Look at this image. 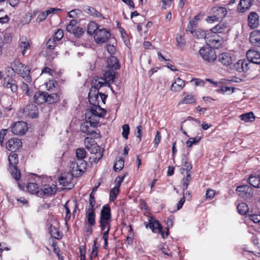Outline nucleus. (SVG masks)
I'll use <instances>...</instances> for the list:
<instances>
[{
	"instance_id": "4c0bfd02",
	"label": "nucleus",
	"mask_w": 260,
	"mask_h": 260,
	"mask_svg": "<svg viewBox=\"0 0 260 260\" xmlns=\"http://www.w3.org/2000/svg\"><path fill=\"white\" fill-rule=\"evenodd\" d=\"M98 25L95 22L91 21L87 25V32L90 35L95 34V32L98 30Z\"/></svg>"
},
{
	"instance_id": "338daca9",
	"label": "nucleus",
	"mask_w": 260,
	"mask_h": 260,
	"mask_svg": "<svg viewBox=\"0 0 260 260\" xmlns=\"http://www.w3.org/2000/svg\"><path fill=\"white\" fill-rule=\"evenodd\" d=\"M142 129H143V127H142V125H138L136 127V129L135 132V136L136 137L139 138L140 141L141 140V137L142 136Z\"/></svg>"
},
{
	"instance_id": "412c9836",
	"label": "nucleus",
	"mask_w": 260,
	"mask_h": 260,
	"mask_svg": "<svg viewBox=\"0 0 260 260\" xmlns=\"http://www.w3.org/2000/svg\"><path fill=\"white\" fill-rule=\"evenodd\" d=\"M145 226L146 228H149L153 233L156 232L157 230H160L162 227L157 220L152 217L150 218L148 223H146Z\"/></svg>"
},
{
	"instance_id": "a878e982",
	"label": "nucleus",
	"mask_w": 260,
	"mask_h": 260,
	"mask_svg": "<svg viewBox=\"0 0 260 260\" xmlns=\"http://www.w3.org/2000/svg\"><path fill=\"white\" fill-rule=\"evenodd\" d=\"M249 184L255 188H260V174H251L249 178Z\"/></svg>"
},
{
	"instance_id": "6ab92c4d",
	"label": "nucleus",
	"mask_w": 260,
	"mask_h": 260,
	"mask_svg": "<svg viewBox=\"0 0 260 260\" xmlns=\"http://www.w3.org/2000/svg\"><path fill=\"white\" fill-rule=\"evenodd\" d=\"M100 219L111 220V209L108 205L103 206L101 211Z\"/></svg>"
},
{
	"instance_id": "c9c22d12",
	"label": "nucleus",
	"mask_w": 260,
	"mask_h": 260,
	"mask_svg": "<svg viewBox=\"0 0 260 260\" xmlns=\"http://www.w3.org/2000/svg\"><path fill=\"white\" fill-rule=\"evenodd\" d=\"M240 117L242 120L246 122L253 121L255 119V116L252 112L242 114Z\"/></svg>"
},
{
	"instance_id": "0e129e2a",
	"label": "nucleus",
	"mask_w": 260,
	"mask_h": 260,
	"mask_svg": "<svg viewBox=\"0 0 260 260\" xmlns=\"http://www.w3.org/2000/svg\"><path fill=\"white\" fill-rule=\"evenodd\" d=\"M57 85V82L54 80H50L46 84V88L48 90H50L52 87L55 88Z\"/></svg>"
},
{
	"instance_id": "3c124183",
	"label": "nucleus",
	"mask_w": 260,
	"mask_h": 260,
	"mask_svg": "<svg viewBox=\"0 0 260 260\" xmlns=\"http://www.w3.org/2000/svg\"><path fill=\"white\" fill-rule=\"evenodd\" d=\"M111 220L100 219V227L102 231H104L107 229H110Z\"/></svg>"
},
{
	"instance_id": "09e8293b",
	"label": "nucleus",
	"mask_w": 260,
	"mask_h": 260,
	"mask_svg": "<svg viewBox=\"0 0 260 260\" xmlns=\"http://www.w3.org/2000/svg\"><path fill=\"white\" fill-rule=\"evenodd\" d=\"M193 35L196 36L198 39L203 38L206 41V38L208 36V32L207 33L206 31L201 29H198L197 30H194Z\"/></svg>"
},
{
	"instance_id": "c756f323",
	"label": "nucleus",
	"mask_w": 260,
	"mask_h": 260,
	"mask_svg": "<svg viewBox=\"0 0 260 260\" xmlns=\"http://www.w3.org/2000/svg\"><path fill=\"white\" fill-rule=\"evenodd\" d=\"M184 98L179 103V104H191L196 103V99L192 94L186 93Z\"/></svg>"
},
{
	"instance_id": "79ce46f5",
	"label": "nucleus",
	"mask_w": 260,
	"mask_h": 260,
	"mask_svg": "<svg viewBox=\"0 0 260 260\" xmlns=\"http://www.w3.org/2000/svg\"><path fill=\"white\" fill-rule=\"evenodd\" d=\"M78 167V162L77 161H72L70 165V171L72 174L76 177L80 176V174H77L78 172H79V169Z\"/></svg>"
},
{
	"instance_id": "a211bd4d",
	"label": "nucleus",
	"mask_w": 260,
	"mask_h": 260,
	"mask_svg": "<svg viewBox=\"0 0 260 260\" xmlns=\"http://www.w3.org/2000/svg\"><path fill=\"white\" fill-rule=\"evenodd\" d=\"M252 2L253 0H240L237 7V11L240 13H244L250 9Z\"/></svg>"
},
{
	"instance_id": "9d476101",
	"label": "nucleus",
	"mask_w": 260,
	"mask_h": 260,
	"mask_svg": "<svg viewBox=\"0 0 260 260\" xmlns=\"http://www.w3.org/2000/svg\"><path fill=\"white\" fill-rule=\"evenodd\" d=\"M24 113L28 117L34 118L38 116L39 109L37 106L31 103L24 108Z\"/></svg>"
},
{
	"instance_id": "6e6d98bb",
	"label": "nucleus",
	"mask_w": 260,
	"mask_h": 260,
	"mask_svg": "<svg viewBox=\"0 0 260 260\" xmlns=\"http://www.w3.org/2000/svg\"><path fill=\"white\" fill-rule=\"evenodd\" d=\"M92 84L94 85V89L95 90H98L101 87H103L104 85H108L109 84L108 83H106L105 82H103L102 81H100L99 80H98L96 79H95L94 80L92 81Z\"/></svg>"
},
{
	"instance_id": "a19ab883",
	"label": "nucleus",
	"mask_w": 260,
	"mask_h": 260,
	"mask_svg": "<svg viewBox=\"0 0 260 260\" xmlns=\"http://www.w3.org/2000/svg\"><path fill=\"white\" fill-rule=\"evenodd\" d=\"M124 161L123 158H117L114 165V170L116 172L121 170L124 167Z\"/></svg>"
},
{
	"instance_id": "774afa93",
	"label": "nucleus",
	"mask_w": 260,
	"mask_h": 260,
	"mask_svg": "<svg viewBox=\"0 0 260 260\" xmlns=\"http://www.w3.org/2000/svg\"><path fill=\"white\" fill-rule=\"evenodd\" d=\"M81 14V11L79 9H74L71 11L69 14L68 16L70 18H74L76 16L79 15Z\"/></svg>"
},
{
	"instance_id": "4468645a",
	"label": "nucleus",
	"mask_w": 260,
	"mask_h": 260,
	"mask_svg": "<svg viewBox=\"0 0 260 260\" xmlns=\"http://www.w3.org/2000/svg\"><path fill=\"white\" fill-rule=\"evenodd\" d=\"M18 187L20 189L23 190H25V188H26V190L31 194H37L39 192V186L36 183H29L26 186H25L24 184L18 183Z\"/></svg>"
},
{
	"instance_id": "473e14b6",
	"label": "nucleus",
	"mask_w": 260,
	"mask_h": 260,
	"mask_svg": "<svg viewBox=\"0 0 260 260\" xmlns=\"http://www.w3.org/2000/svg\"><path fill=\"white\" fill-rule=\"evenodd\" d=\"M108 66L109 68L113 70H116L119 68L120 66L117 58L115 56H111L107 61Z\"/></svg>"
},
{
	"instance_id": "39448f33",
	"label": "nucleus",
	"mask_w": 260,
	"mask_h": 260,
	"mask_svg": "<svg viewBox=\"0 0 260 260\" xmlns=\"http://www.w3.org/2000/svg\"><path fill=\"white\" fill-rule=\"evenodd\" d=\"M110 35V32L105 29H99L95 32L94 35V40L98 44L103 43L108 40Z\"/></svg>"
},
{
	"instance_id": "f8f14e48",
	"label": "nucleus",
	"mask_w": 260,
	"mask_h": 260,
	"mask_svg": "<svg viewBox=\"0 0 260 260\" xmlns=\"http://www.w3.org/2000/svg\"><path fill=\"white\" fill-rule=\"evenodd\" d=\"M22 146L21 140L17 138H12L6 143L7 148L12 152L18 150Z\"/></svg>"
},
{
	"instance_id": "cd10ccee",
	"label": "nucleus",
	"mask_w": 260,
	"mask_h": 260,
	"mask_svg": "<svg viewBox=\"0 0 260 260\" xmlns=\"http://www.w3.org/2000/svg\"><path fill=\"white\" fill-rule=\"evenodd\" d=\"M91 91V90L88 93L89 102L92 106H95L99 105V91L95 90L93 93H92Z\"/></svg>"
},
{
	"instance_id": "4be33fe9",
	"label": "nucleus",
	"mask_w": 260,
	"mask_h": 260,
	"mask_svg": "<svg viewBox=\"0 0 260 260\" xmlns=\"http://www.w3.org/2000/svg\"><path fill=\"white\" fill-rule=\"evenodd\" d=\"M56 190V186L54 184H46L41 188V191L43 194L47 196L55 194Z\"/></svg>"
},
{
	"instance_id": "c85d7f7f",
	"label": "nucleus",
	"mask_w": 260,
	"mask_h": 260,
	"mask_svg": "<svg viewBox=\"0 0 260 260\" xmlns=\"http://www.w3.org/2000/svg\"><path fill=\"white\" fill-rule=\"evenodd\" d=\"M86 217L87 223L93 226L95 223V211L86 210Z\"/></svg>"
},
{
	"instance_id": "5fc2aeb1",
	"label": "nucleus",
	"mask_w": 260,
	"mask_h": 260,
	"mask_svg": "<svg viewBox=\"0 0 260 260\" xmlns=\"http://www.w3.org/2000/svg\"><path fill=\"white\" fill-rule=\"evenodd\" d=\"M69 201H67L64 204V207L66 210V216L64 218L66 223L70 219L71 216V213L70 210V207L68 205Z\"/></svg>"
},
{
	"instance_id": "13d9d810",
	"label": "nucleus",
	"mask_w": 260,
	"mask_h": 260,
	"mask_svg": "<svg viewBox=\"0 0 260 260\" xmlns=\"http://www.w3.org/2000/svg\"><path fill=\"white\" fill-rule=\"evenodd\" d=\"M84 30L81 27H76L74 29L73 35L76 38H80L84 34Z\"/></svg>"
},
{
	"instance_id": "680f3d73",
	"label": "nucleus",
	"mask_w": 260,
	"mask_h": 260,
	"mask_svg": "<svg viewBox=\"0 0 260 260\" xmlns=\"http://www.w3.org/2000/svg\"><path fill=\"white\" fill-rule=\"evenodd\" d=\"M21 88L22 90V91L25 92V94L26 95H27L28 96L31 95V93L29 91V89L27 84H26V83H25L24 82H22L21 86Z\"/></svg>"
},
{
	"instance_id": "f704fd0d",
	"label": "nucleus",
	"mask_w": 260,
	"mask_h": 260,
	"mask_svg": "<svg viewBox=\"0 0 260 260\" xmlns=\"http://www.w3.org/2000/svg\"><path fill=\"white\" fill-rule=\"evenodd\" d=\"M90 110L101 117H104L106 113V110L102 108L99 105L95 106H92L90 108Z\"/></svg>"
},
{
	"instance_id": "bf43d9fd",
	"label": "nucleus",
	"mask_w": 260,
	"mask_h": 260,
	"mask_svg": "<svg viewBox=\"0 0 260 260\" xmlns=\"http://www.w3.org/2000/svg\"><path fill=\"white\" fill-rule=\"evenodd\" d=\"M84 143L85 148L87 149L92 147V144L95 143L96 142L94 139L87 137L84 139Z\"/></svg>"
},
{
	"instance_id": "603ef678",
	"label": "nucleus",
	"mask_w": 260,
	"mask_h": 260,
	"mask_svg": "<svg viewBox=\"0 0 260 260\" xmlns=\"http://www.w3.org/2000/svg\"><path fill=\"white\" fill-rule=\"evenodd\" d=\"M176 40L178 48L182 50L186 44L184 38L181 36L177 35Z\"/></svg>"
},
{
	"instance_id": "2eb2a0df",
	"label": "nucleus",
	"mask_w": 260,
	"mask_h": 260,
	"mask_svg": "<svg viewBox=\"0 0 260 260\" xmlns=\"http://www.w3.org/2000/svg\"><path fill=\"white\" fill-rule=\"evenodd\" d=\"M87 150L91 153L95 155V156L93 158L94 161L95 162H98L103 156V152L101 151V149L96 143L93 144L92 147L87 149Z\"/></svg>"
},
{
	"instance_id": "864d4df0",
	"label": "nucleus",
	"mask_w": 260,
	"mask_h": 260,
	"mask_svg": "<svg viewBox=\"0 0 260 260\" xmlns=\"http://www.w3.org/2000/svg\"><path fill=\"white\" fill-rule=\"evenodd\" d=\"M118 186H115L111 191L110 193V201H114L117 198V194L119 192Z\"/></svg>"
},
{
	"instance_id": "dca6fc26",
	"label": "nucleus",
	"mask_w": 260,
	"mask_h": 260,
	"mask_svg": "<svg viewBox=\"0 0 260 260\" xmlns=\"http://www.w3.org/2000/svg\"><path fill=\"white\" fill-rule=\"evenodd\" d=\"M248 26L251 28H255L257 27L259 24V18L258 14L254 12H250L249 14Z\"/></svg>"
},
{
	"instance_id": "ddd939ff",
	"label": "nucleus",
	"mask_w": 260,
	"mask_h": 260,
	"mask_svg": "<svg viewBox=\"0 0 260 260\" xmlns=\"http://www.w3.org/2000/svg\"><path fill=\"white\" fill-rule=\"evenodd\" d=\"M100 117V116L90 110L87 111L85 115V120L89 121V123H90V125H92L93 127H96L98 125L99 118Z\"/></svg>"
},
{
	"instance_id": "37998d69",
	"label": "nucleus",
	"mask_w": 260,
	"mask_h": 260,
	"mask_svg": "<svg viewBox=\"0 0 260 260\" xmlns=\"http://www.w3.org/2000/svg\"><path fill=\"white\" fill-rule=\"evenodd\" d=\"M201 137L197 136L193 138H190L186 142V145L187 147H191L193 145L198 144L201 140Z\"/></svg>"
},
{
	"instance_id": "6e6552de",
	"label": "nucleus",
	"mask_w": 260,
	"mask_h": 260,
	"mask_svg": "<svg viewBox=\"0 0 260 260\" xmlns=\"http://www.w3.org/2000/svg\"><path fill=\"white\" fill-rule=\"evenodd\" d=\"M3 86L5 88L10 89L13 93L18 90L16 81L12 76H7L4 78Z\"/></svg>"
},
{
	"instance_id": "aec40b11",
	"label": "nucleus",
	"mask_w": 260,
	"mask_h": 260,
	"mask_svg": "<svg viewBox=\"0 0 260 260\" xmlns=\"http://www.w3.org/2000/svg\"><path fill=\"white\" fill-rule=\"evenodd\" d=\"M185 81L180 78H177L171 86V90L173 92L181 91L185 86Z\"/></svg>"
},
{
	"instance_id": "9b49d317",
	"label": "nucleus",
	"mask_w": 260,
	"mask_h": 260,
	"mask_svg": "<svg viewBox=\"0 0 260 260\" xmlns=\"http://www.w3.org/2000/svg\"><path fill=\"white\" fill-rule=\"evenodd\" d=\"M248 61L252 63L260 64V52L254 49H249L246 53Z\"/></svg>"
},
{
	"instance_id": "20e7f679",
	"label": "nucleus",
	"mask_w": 260,
	"mask_h": 260,
	"mask_svg": "<svg viewBox=\"0 0 260 260\" xmlns=\"http://www.w3.org/2000/svg\"><path fill=\"white\" fill-rule=\"evenodd\" d=\"M211 13L212 15L207 18L208 22H213L224 18L227 14V10L224 7H214L211 10Z\"/></svg>"
},
{
	"instance_id": "f3484780",
	"label": "nucleus",
	"mask_w": 260,
	"mask_h": 260,
	"mask_svg": "<svg viewBox=\"0 0 260 260\" xmlns=\"http://www.w3.org/2000/svg\"><path fill=\"white\" fill-rule=\"evenodd\" d=\"M47 92L38 91L34 96V100L35 103L39 105L44 103L47 101Z\"/></svg>"
},
{
	"instance_id": "5701e85b",
	"label": "nucleus",
	"mask_w": 260,
	"mask_h": 260,
	"mask_svg": "<svg viewBox=\"0 0 260 260\" xmlns=\"http://www.w3.org/2000/svg\"><path fill=\"white\" fill-rule=\"evenodd\" d=\"M217 60L224 66H229L232 63V57L229 53L226 52L219 55Z\"/></svg>"
},
{
	"instance_id": "de8ad7c7",
	"label": "nucleus",
	"mask_w": 260,
	"mask_h": 260,
	"mask_svg": "<svg viewBox=\"0 0 260 260\" xmlns=\"http://www.w3.org/2000/svg\"><path fill=\"white\" fill-rule=\"evenodd\" d=\"M21 41L19 46L20 49L22 50L23 55H24L25 50H27L29 48V43L26 38H22L21 39Z\"/></svg>"
},
{
	"instance_id": "e433bc0d",
	"label": "nucleus",
	"mask_w": 260,
	"mask_h": 260,
	"mask_svg": "<svg viewBox=\"0 0 260 260\" xmlns=\"http://www.w3.org/2000/svg\"><path fill=\"white\" fill-rule=\"evenodd\" d=\"M84 10L85 12L90 15L95 16L98 18L102 16V14L93 7L85 6L84 7Z\"/></svg>"
},
{
	"instance_id": "e2e57ef3",
	"label": "nucleus",
	"mask_w": 260,
	"mask_h": 260,
	"mask_svg": "<svg viewBox=\"0 0 260 260\" xmlns=\"http://www.w3.org/2000/svg\"><path fill=\"white\" fill-rule=\"evenodd\" d=\"M63 36V30L60 29H59L55 33L54 35L53 36V39H54L55 41H59L62 38Z\"/></svg>"
},
{
	"instance_id": "b1692460",
	"label": "nucleus",
	"mask_w": 260,
	"mask_h": 260,
	"mask_svg": "<svg viewBox=\"0 0 260 260\" xmlns=\"http://www.w3.org/2000/svg\"><path fill=\"white\" fill-rule=\"evenodd\" d=\"M249 61L240 60L235 65L236 70L239 72H246L249 69Z\"/></svg>"
},
{
	"instance_id": "7ed1b4c3",
	"label": "nucleus",
	"mask_w": 260,
	"mask_h": 260,
	"mask_svg": "<svg viewBox=\"0 0 260 260\" xmlns=\"http://www.w3.org/2000/svg\"><path fill=\"white\" fill-rule=\"evenodd\" d=\"M202 58L208 62H213L217 59L215 49L208 45L203 46L199 50Z\"/></svg>"
},
{
	"instance_id": "58836bf2",
	"label": "nucleus",
	"mask_w": 260,
	"mask_h": 260,
	"mask_svg": "<svg viewBox=\"0 0 260 260\" xmlns=\"http://www.w3.org/2000/svg\"><path fill=\"white\" fill-rule=\"evenodd\" d=\"M191 180V176L189 173H186V175L185 177H184L181 181L182 184V189L183 191V194H184V191L186 190Z\"/></svg>"
},
{
	"instance_id": "49530a36",
	"label": "nucleus",
	"mask_w": 260,
	"mask_h": 260,
	"mask_svg": "<svg viewBox=\"0 0 260 260\" xmlns=\"http://www.w3.org/2000/svg\"><path fill=\"white\" fill-rule=\"evenodd\" d=\"M158 248L165 254H166L168 256H169L170 257L172 256V252L170 251V249H169L168 246L165 243H161L159 244V245L158 246Z\"/></svg>"
},
{
	"instance_id": "bb28decb",
	"label": "nucleus",
	"mask_w": 260,
	"mask_h": 260,
	"mask_svg": "<svg viewBox=\"0 0 260 260\" xmlns=\"http://www.w3.org/2000/svg\"><path fill=\"white\" fill-rule=\"evenodd\" d=\"M94 127H93L92 125H90V123H89V121L85 120V122L81 126V130L83 133H84L87 135H91L95 133L93 129Z\"/></svg>"
},
{
	"instance_id": "393cba45",
	"label": "nucleus",
	"mask_w": 260,
	"mask_h": 260,
	"mask_svg": "<svg viewBox=\"0 0 260 260\" xmlns=\"http://www.w3.org/2000/svg\"><path fill=\"white\" fill-rule=\"evenodd\" d=\"M250 41L254 46L260 47V31L255 30L251 32Z\"/></svg>"
},
{
	"instance_id": "7c9ffc66",
	"label": "nucleus",
	"mask_w": 260,
	"mask_h": 260,
	"mask_svg": "<svg viewBox=\"0 0 260 260\" xmlns=\"http://www.w3.org/2000/svg\"><path fill=\"white\" fill-rule=\"evenodd\" d=\"M48 230L52 237L56 239H60L62 238V234L55 226L51 224Z\"/></svg>"
},
{
	"instance_id": "052dcab7",
	"label": "nucleus",
	"mask_w": 260,
	"mask_h": 260,
	"mask_svg": "<svg viewBox=\"0 0 260 260\" xmlns=\"http://www.w3.org/2000/svg\"><path fill=\"white\" fill-rule=\"evenodd\" d=\"M129 133V127L128 124H124L122 126V135L125 139H128V136Z\"/></svg>"
},
{
	"instance_id": "72a5a7b5",
	"label": "nucleus",
	"mask_w": 260,
	"mask_h": 260,
	"mask_svg": "<svg viewBox=\"0 0 260 260\" xmlns=\"http://www.w3.org/2000/svg\"><path fill=\"white\" fill-rule=\"evenodd\" d=\"M227 25L224 23H219L216 26L211 28V31L212 33L217 34V33L223 32L227 29Z\"/></svg>"
},
{
	"instance_id": "423d86ee",
	"label": "nucleus",
	"mask_w": 260,
	"mask_h": 260,
	"mask_svg": "<svg viewBox=\"0 0 260 260\" xmlns=\"http://www.w3.org/2000/svg\"><path fill=\"white\" fill-rule=\"evenodd\" d=\"M207 45L212 47L218 48L221 45V40H220L217 34L208 32V36L206 38Z\"/></svg>"
},
{
	"instance_id": "4d7b16f0",
	"label": "nucleus",
	"mask_w": 260,
	"mask_h": 260,
	"mask_svg": "<svg viewBox=\"0 0 260 260\" xmlns=\"http://www.w3.org/2000/svg\"><path fill=\"white\" fill-rule=\"evenodd\" d=\"M77 162H78V167H79V169L80 170L79 172H78L77 174H80V175H81L84 171V170L85 169V168H86V162L85 161L83 160V159L78 160V161H77Z\"/></svg>"
},
{
	"instance_id": "0eeeda50",
	"label": "nucleus",
	"mask_w": 260,
	"mask_h": 260,
	"mask_svg": "<svg viewBox=\"0 0 260 260\" xmlns=\"http://www.w3.org/2000/svg\"><path fill=\"white\" fill-rule=\"evenodd\" d=\"M27 123L22 121L15 122L11 127L12 132L16 135H24L27 131Z\"/></svg>"
},
{
	"instance_id": "1a4fd4ad",
	"label": "nucleus",
	"mask_w": 260,
	"mask_h": 260,
	"mask_svg": "<svg viewBox=\"0 0 260 260\" xmlns=\"http://www.w3.org/2000/svg\"><path fill=\"white\" fill-rule=\"evenodd\" d=\"M236 191L243 198H249L253 194L252 188L248 185L239 186L236 189Z\"/></svg>"
},
{
	"instance_id": "c03bdc74",
	"label": "nucleus",
	"mask_w": 260,
	"mask_h": 260,
	"mask_svg": "<svg viewBox=\"0 0 260 260\" xmlns=\"http://www.w3.org/2000/svg\"><path fill=\"white\" fill-rule=\"evenodd\" d=\"M182 165L184 167V168L182 169L183 171L185 170L187 174L189 173L192 169L191 164L188 162L187 158L185 155L182 158Z\"/></svg>"
},
{
	"instance_id": "f257e3e1",
	"label": "nucleus",
	"mask_w": 260,
	"mask_h": 260,
	"mask_svg": "<svg viewBox=\"0 0 260 260\" xmlns=\"http://www.w3.org/2000/svg\"><path fill=\"white\" fill-rule=\"evenodd\" d=\"M14 71L15 73L19 74L24 80L29 83L31 81V77L29 76V68L22 64L18 59H15L11 63Z\"/></svg>"
},
{
	"instance_id": "69168bd1",
	"label": "nucleus",
	"mask_w": 260,
	"mask_h": 260,
	"mask_svg": "<svg viewBox=\"0 0 260 260\" xmlns=\"http://www.w3.org/2000/svg\"><path fill=\"white\" fill-rule=\"evenodd\" d=\"M96 204V201L95 198L89 199V206L86 210L95 211V208L94 206Z\"/></svg>"
},
{
	"instance_id": "8fccbe9b",
	"label": "nucleus",
	"mask_w": 260,
	"mask_h": 260,
	"mask_svg": "<svg viewBox=\"0 0 260 260\" xmlns=\"http://www.w3.org/2000/svg\"><path fill=\"white\" fill-rule=\"evenodd\" d=\"M76 154L78 160H82L85 157L86 152L84 148H78L76 150Z\"/></svg>"
},
{
	"instance_id": "a18cd8bd",
	"label": "nucleus",
	"mask_w": 260,
	"mask_h": 260,
	"mask_svg": "<svg viewBox=\"0 0 260 260\" xmlns=\"http://www.w3.org/2000/svg\"><path fill=\"white\" fill-rule=\"evenodd\" d=\"M238 212L241 215H245L248 211L247 205L245 203H241L237 206Z\"/></svg>"
},
{
	"instance_id": "2f4dec72",
	"label": "nucleus",
	"mask_w": 260,
	"mask_h": 260,
	"mask_svg": "<svg viewBox=\"0 0 260 260\" xmlns=\"http://www.w3.org/2000/svg\"><path fill=\"white\" fill-rule=\"evenodd\" d=\"M60 94L61 92H60V90L59 89H57V92L52 93L50 94H48V93H47V102H48L50 104L55 103L57 102L60 98Z\"/></svg>"
},
{
	"instance_id": "f03ea898",
	"label": "nucleus",
	"mask_w": 260,
	"mask_h": 260,
	"mask_svg": "<svg viewBox=\"0 0 260 260\" xmlns=\"http://www.w3.org/2000/svg\"><path fill=\"white\" fill-rule=\"evenodd\" d=\"M8 159L10 164L9 170L11 175L15 180L18 181L21 177V173L17 166L19 161L18 155L16 153H12L9 155Z\"/></svg>"
},
{
	"instance_id": "ea45409f",
	"label": "nucleus",
	"mask_w": 260,
	"mask_h": 260,
	"mask_svg": "<svg viewBox=\"0 0 260 260\" xmlns=\"http://www.w3.org/2000/svg\"><path fill=\"white\" fill-rule=\"evenodd\" d=\"M101 80H104L105 82H113L115 79V74L113 72H106L104 74V78H100Z\"/></svg>"
}]
</instances>
